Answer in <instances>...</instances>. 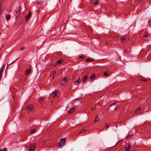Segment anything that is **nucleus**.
<instances>
[{
	"label": "nucleus",
	"mask_w": 151,
	"mask_h": 151,
	"mask_svg": "<svg viewBox=\"0 0 151 151\" xmlns=\"http://www.w3.org/2000/svg\"><path fill=\"white\" fill-rule=\"evenodd\" d=\"M62 80H63V81L65 82H66L68 80V79L67 77H65L63 79H62L61 81H62Z\"/></svg>",
	"instance_id": "nucleus-20"
},
{
	"label": "nucleus",
	"mask_w": 151,
	"mask_h": 151,
	"mask_svg": "<svg viewBox=\"0 0 151 151\" xmlns=\"http://www.w3.org/2000/svg\"><path fill=\"white\" fill-rule=\"evenodd\" d=\"M75 110V108L73 107H72L71 109H70L69 111H68V113L69 114H71L73 113Z\"/></svg>",
	"instance_id": "nucleus-10"
},
{
	"label": "nucleus",
	"mask_w": 151,
	"mask_h": 151,
	"mask_svg": "<svg viewBox=\"0 0 151 151\" xmlns=\"http://www.w3.org/2000/svg\"><path fill=\"white\" fill-rule=\"evenodd\" d=\"M99 117L98 116H97L96 117V119H95V122H97V121H99Z\"/></svg>",
	"instance_id": "nucleus-25"
},
{
	"label": "nucleus",
	"mask_w": 151,
	"mask_h": 151,
	"mask_svg": "<svg viewBox=\"0 0 151 151\" xmlns=\"http://www.w3.org/2000/svg\"><path fill=\"white\" fill-rule=\"evenodd\" d=\"M94 108H93L92 107H91V110H93V109H94Z\"/></svg>",
	"instance_id": "nucleus-38"
},
{
	"label": "nucleus",
	"mask_w": 151,
	"mask_h": 151,
	"mask_svg": "<svg viewBox=\"0 0 151 151\" xmlns=\"http://www.w3.org/2000/svg\"><path fill=\"white\" fill-rule=\"evenodd\" d=\"M81 82V80L79 78L78 79L74 82V84L75 85H78Z\"/></svg>",
	"instance_id": "nucleus-7"
},
{
	"label": "nucleus",
	"mask_w": 151,
	"mask_h": 151,
	"mask_svg": "<svg viewBox=\"0 0 151 151\" xmlns=\"http://www.w3.org/2000/svg\"><path fill=\"white\" fill-rule=\"evenodd\" d=\"M109 127V126L107 124V123H106L105 125V127L106 128H108Z\"/></svg>",
	"instance_id": "nucleus-26"
},
{
	"label": "nucleus",
	"mask_w": 151,
	"mask_h": 151,
	"mask_svg": "<svg viewBox=\"0 0 151 151\" xmlns=\"http://www.w3.org/2000/svg\"><path fill=\"white\" fill-rule=\"evenodd\" d=\"M1 78V69L0 70V80Z\"/></svg>",
	"instance_id": "nucleus-32"
},
{
	"label": "nucleus",
	"mask_w": 151,
	"mask_h": 151,
	"mask_svg": "<svg viewBox=\"0 0 151 151\" xmlns=\"http://www.w3.org/2000/svg\"><path fill=\"white\" fill-rule=\"evenodd\" d=\"M36 131V130L35 129H32L30 130V133H33L34 132Z\"/></svg>",
	"instance_id": "nucleus-24"
},
{
	"label": "nucleus",
	"mask_w": 151,
	"mask_h": 151,
	"mask_svg": "<svg viewBox=\"0 0 151 151\" xmlns=\"http://www.w3.org/2000/svg\"><path fill=\"white\" fill-rule=\"evenodd\" d=\"M66 141L65 138H61L58 143V145L59 147H62L64 146L65 144Z\"/></svg>",
	"instance_id": "nucleus-1"
},
{
	"label": "nucleus",
	"mask_w": 151,
	"mask_h": 151,
	"mask_svg": "<svg viewBox=\"0 0 151 151\" xmlns=\"http://www.w3.org/2000/svg\"><path fill=\"white\" fill-rule=\"evenodd\" d=\"M31 70L30 68H28L27 69L25 72V74L26 75H28L31 72Z\"/></svg>",
	"instance_id": "nucleus-6"
},
{
	"label": "nucleus",
	"mask_w": 151,
	"mask_h": 151,
	"mask_svg": "<svg viewBox=\"0 0 151 151\" xmlns=\"http://www.w3.org/2000/svg\"><path fill=\"white\" fill-rule=\"evenodd\" d=\"M58 91H55L52 93V97H55L57 94Z\"/></svg>",
	"instance_id": "nucleus-12"
},
{
	"label": "nucleus",
	"mask_w": 151,
	"mask_h": 151,
	"mask_svg": "<svg viewBox=\"0 0 151 151\" xmlns=\"http://www.w3.org/2000/svg\"><path fill=\"white\" fill-rule=\"evenodd\" d=\"M11 15L9 14H7L6 16V18L7 20H9L10 18Z\"/></svg>",
	"instance_id": "nucleus-19"
},
{
	"label": "nucleus",
	"mask_w": 151,
	"mask_h": 151,
	"mask_svg": "<svg viewBox=\"0 0 151 151\" xmlns=\"http://www.w3.org/2000/svg\"><path fill=\"white\" fill-rule=\"evenodd\" d=\"M92 2L95 5H96L98 4V0H91Z\"/></svg>",
	"instance_id": "nucleus-14"
},
{
	"label": "nucleus",
	"mask_w": 151,
	"mask_h": 151,
	"mask_svg": "<svg viewBox=\"0 0 151 151\" xmlns=\"http://www.w3.org/2000/svg\"><path fill=\"white\" fill-rule=\"evenodd\" d=\"M54 77H52V79H54Z\"/></svg>",
	"instance_id": "nucleus-42"
},
{
	"label": "nucleus",
	"mask_w": 151,
	"mask_h": 151,
	"mask_svg": "<svg viewBox=\"0 0 151 151\" xmlns=\"http://www.w3.org/2000/svg\"><path fill=\"white\" fill-rule=\"evenodd\" d=\"M140 80L145 82L147 81V80L145 78H142Z\"/></svg>",
	"instance_id": "nucleus-27"
},
{
	"label": "nucleus",
	"mask_w": 151,
	"mask_h": 151,
	"mask_svg": "<svg viewBox=\"0 0 151 151\" xmlns=\"http://www.w3.org/2000/svg\"><path fill=\"white\" fill-rule=\"evenodd\" d=\"M117 101H115V102L111 103L110 104L109 106L108 107V108L112 106L113 105H115L117 104Z\"/></svg>",
	"instance_id": "nucleus-13"
},
{
	"label": "nucleus",
	"mask_w": 151,
	"mask_h": 151,
	"mask_svg": "<svg viewBox=\"0 0 151 151\" xmlns=\"http://www.w3.org/2000/svg\"><path fill=\"white\" fill-rule=\"evenodd\" d=\"M86 129L82 130L81 132H80L79 134L82 133L83 132H85L86 131Z\"/></svg>",
	"instance_id": "nucleus-28"
},
{
	"label": "nucleus",
	"mask_w": 151,
	"mask_h": 151,
	"mask_svg": "<svg viewBox=\"0 0 151 151\" xmlns=\"http://www.w3.org/2000/svg\"><path fill=\"white\" fill-rule=\"evenodd\" d=\"M109 75L107 71H105L104 73V76H107Z\"/></svg>",
	"instance_id": "nucleus-22"
},
{
	"label": "nucleus",
	"mask_w": 151,
	"mask_h": 151,
	"mask_svg": "<svg viewBox=\"0 0 151 151\" xmlns=\"http://www.w3.org/2000/svg\"><path fill=\"white\" fill-rule=\"evenodd\" d=\"M49 139H47L46 140H45V142H48L49 141Z\"/></svg>",
	"instance_id": "nucleus-36"
},
{
	"label": "nucleus",
	"mask_w": 151,
	"mask_h": 151,
	"mask_svg": "<svg viewBox=\"0 0 151 151\" xmlns=\"http://www.w3.org/2000/svg\"><path fill=\"white\" fill-rule=\"evenodd\" d=\"M119 105H116L114 109V110H116L117 108H118L119 107Z\"/></svg>",
	"instance_id": "nucleus-29"
},
{
	"label": "nucleus",
	"mask_w": 151,
	"mask_h": 151,
	"mask_svg": "<svg viewBox=\"0 0 151 151\" xmlns=\"http://www.w3.org/2000/svg\"><path fill=\"white\" fill-rule=\"evenodd\" d=\"M142 0H137V1L138 3H140L142 1Z\"/></svg>",
	"instance_id": "nucleus-35"
},
{
	"label": "nucleus",
	"mask_w": 151,
	"mask_h": 151,
	"mask_svg": "<svg viewBox=\"0 0 151 151\" xmlns=\"http://www.w3.org/2000/svg\"><path fill=\"white\" fill-rule=\"evenodd\" d=\"M87 75H86L84 76L83 78V81L84 82L85 81H86L87 80Z\"/></svg>",
	"instance_id": "nucleus-17"
},
{
	"label": "nucleus",
	"mask_w": 151,
	"mask_h": 151,
	"mask_svg": "<svg viewBox=\"0 0 151 151\" xmlns=\"http://www.w3.org/2000/svg\"><path fill=\"white\" fill-rule=\"evenodd\" d=\"M117 143H117H116V144L114 146H115L116 145V144Z\"/></svg>",
	"instance_id": "nucleus-40"
},
{
	"label": "nucleus",
	"mask_w": 151,
	"mask_h": 151,
	"mask_svg": "<svg viewBox=\"0 0 151 151\" xmlns=\"http://www.w3.org/2000/svg\"><path fill=\"white\" fill-rule=\"evenodd\" d=\"M31 13L30 12H29L28 15L26 16V17L25 18V19L27 21L28 19H29L31 17Z\"/></svg>",
	"instance_id": "nucleus-9"
},
{
	"label": "nucleus",
	"mask_w": 151,
	"mask_h": 151,
	"mask_svg": "<svg viewBox=\"0 0 151 151\" xmlns=\"http://www.w3.org/2000/svg\"><path fill=\"white\" fill-rule=\"evenodd\" d=\"M103 130H104V129H102L101 131H103Z\"/></svg>",
	"instance_id": "nucleus-41"
},
{
	"label": "nucleus",
	"mask_w": 151,
	"mask_h": 151,
	"mask_svg": "<svg viewBox=\"0 0 151 151\" xmlns=\"http://www.w3.org/2000/svg\"><path fill=\"white\" fill-rule=\"evenodd\" d=\"M131 146L128 143H126L124 145V148L127 151H129L130 150Z\"/></svg>",
	"instance_id": "nucleus-3"
},
{
	"label": "nucleus",
	"mask_w": 151,
	"mask_h": 151,
	"mask_svg": "<svg viewBox=\"0 0 151 151\" xmlns=\"http://www.w3.org/2000/svg\"><path fill=\"white\" fill-rule=\"evenodd\" d=\"M81 99V98H77L76 99H75L74 100H78V99Z\"/></svg>",
	"instance_id": "nucleus-37"
},
{
	"label": "nucleus",
	"mask_w": 151,
	"mask_h": 151,
	"mask_svg": "<svg viewBox=\"0 0 151 151\" xmlns=\"http://www.w3.org/2000/svg\"><path fill=\"white\" fill-rule=\"evenodd\" d=\"M63 62V60L60 59L58 61H57L56 62V63H57V64L58 65V64H59L60 63H61Z\"/></svg>",
	"instance_id": "nucleus-15"
},
{
	"label": "nucleus",
	"mask_w": 151,
	"mask_h": 151,
	"mask_svg": "<svg viewBox=\"0 0 151 151\" xmlns=\"http://www.w3.org/2000/svg\"><path fill=\"white\" fill-rule=\"evenodd\" d=\"M141 108L139 107L135 111L134 113L135 114H139L140 113Z\"/></svg>",
	"instance_id": "nucleus-5"
},
{
	"label": "nucleus",
	"mask_w": 151,
	"mask_h": 151,
	"mask_svg": "<svg viewBox=\"0 0 151 151\" xmlns=\"http://www.w3.org/2000/svg\"><path fill=\"white\" fill-rule=\"evenodd\" d=\"M25 109L29 111H31L33 110L34 107L32 105H29L27 106Z\"/></svg>",
	"instance_id": "nucleus-2"
},
{
	"label": "nucleus",
	"mask_w": 151,
	"mask_h": 151,
	"mask_svg": "<svg viewBox=\"0 0 151 151\" xmlns=\"http://www.w3.org/2000/svg\"><path fill=\"white\" fill-rule=\"evenodd\" d=\"M7 149L6 148H4V149L2 150L1 149H0V151H6Z\"/></svg>",
	"instance_id": "nucleus-31"
},
{
	"label": "nucleus",
	"mask_w": 151,
	"mask_h": 151,
	"mask_svg": "<svg viewBox=\"0 0 151 151\" xmlns=\"http://www.w3.org/2000/svg\"><path fill=\"white\" fill-rule=\"evenodd\" d=\"M149 35V34L147 33V32H145L144 34H143V36L144 37H147L148 36V35Z\"/></svg>",
	"instance_id": "nucleus-18"
},
{
	"label": "nucleus",
	"mask_w": 151,
	"mask_h": 151,
	"mask_svg": "<svg viewBox=\"0 0 151 151\" xmlns=\"http://www.w3.org/2000/svg\"><path fill=\"white\" fill-rule=\"evenodd\" d=\"M94 60L93 59H87L86 60V62H88L89 61H94Z\"/></svg>",
	"instance_id": "nucleus-21"
},
{
	"label": "nucleus",
	"mask_w": 151,
	"mask_h": 151,
	"mask_svg": "<svg viewBox=\"0 0 151 151\" xmlns=\"http://www.w3.org/2000/svg\"><path fill=\"white\" fill-rule=\"evenodd\" d=\"M35 145L34 144H31L29 146V151H34L35 147V145Z\"/></svg>",
	"instance_id": "nucleus-4"
},
{
	"label": "nucleus",
	"mask_w": 151,
	"mask_h": 151,
	"mask_svg": "<svg viewBox=\"0 0 151 151\" xmlns=\"http://www.w3.org/2000/svg\"><path fill=\"white\" fill-rule=\"evenodd\" d=\"M84 57L83 55H81L80 56L79 58L81 59H83L84 58Z\"/></svg>",
	"instance_id": "nucleus-33"
},
{
	"label": "nucleus",
	"mask_w": 151,
	"mask_h": 151,
	"mask_svg": "<svg viewBox=\"0 0 151 151\" xmlns=\"http://www.w3.org/2000/svg\"><path fill=\"white\" fill-rule=\"evenodd\" d=\"M121 42L123 43H124L126 42V38L125 37H123L120 39Z\"/></svg>",
	"instance_id": "nucleus-11"
},
{
	"label": "nucleus",
	"mask_w": 151,
	"mask_h": 151,
	"mask_svg": "<svg viewBox=\"0 0 151 151\" xmlns=\"http://www.w3.org/2000/svg\"><path fill=\"white\" fill-rule=\"evenodd\" d=\"M52 74L53 75H54L56 73V71H53L52 72Z\"/></svg>",
	"instance_id": "nucleus-34"
},
{
	"label": "nucleus",
	"mask_w": 151,
	"mask_h": 151,
	"mask_svg": "<svg viewBox=\"0 0 151 151\" xmlns=\"http://www.w3.org/2000/svg\"><path fill=\"white\" fill-rule=\"evenodd\" d=\"M2 12L1 5L0 4V15L1 14Z\"/></svg>",
	"instance_id": "nucleus-30"
},
{
	"label": "nucleus",
	"mask_w": 151,
	"mask_h": 151,
	"mask_svg": "<svg viewBox=\"0 0 151 151\" xmlns=\"http://www.w3.org/2000/svg\"><path fill=\"white\" fill-rule=\"evenodd\" d=\"M35 3L36 4L40 5H41L43 4V2L42 1H38L37 0H35Z\"/></svg>",
	"instance_id": "nucleus-8"
},
{
	"label": "nucleus",
	"mask_w": 151,
	"mask_h": 151,
	"mask_svg": "<svg viewBox=\"0 0 151 151\" xmlns=\"http://www.w3.org/2000/svg\"><path fill=\"white\" fill-rule=\"evenodd\" d=\"M95 75L94 74H92V75L90 77V79L91 80H93L95 78Z\"/></svg>",
	"instance_id": "nucleus-16"
},
{
	"label": "nucleus",
	"mask_w": 151,
	"mask_h": 151,
	"mask_svg": "<svg viewBox=\"0 0 151 151\" xmlns=\"http://www.w3.org/2000/svg\"><path fill=\"white\" fill-rule=\"evenodd\" d=\"M23 48H22L20 50H23Z\"/></svg>",
	"instance_id": "nucleus-39"
},
{
	"label": "nucleus",
	"mask_w": 151,
	"mask_h": 151,
	"mask_svg": "<svg viewBox=\"0 0 151 151\" xmlns=\"http://www.w3.org/2000/svg\"><path fill=\"white\" fill-rule=\"evenodd\" d=\"M43 101V99L42 97H40L39 99V102L40 103H42Z\"/></svg>",
	"instance_id": "nucleus-23"
}]
</instances>
